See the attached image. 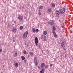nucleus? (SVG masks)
I'll use <instances>...</instances> for the list:
<instances>
[{
    "label": "nucleus",
    "mask_w": 73,
    "mask_h": 73,
    "mask_svg": "<svg viewBox=\"0 0 73 73\" xmlns=\"http://www.w3.org/2000/svg\"><path fill=\"white\" fill-rule=\"evenodd\" d=\"M65 8L62 9L61 10L59 11H58L57 10L56 11L55 14L56 17H59V14L60 15H62V13L65 12Z\"/></svg>",
    "instance_id": "nucleus-1"
},
{
    "label": "nucleus",
    "mask_w": 73,
    "mask_h": 73,
    "mask_svg": "<svg viewBox=\"0 0 73 73\" xmlns=\"http://www.w3.org/2000/svg\"><path fill=\"white\" fill-rule=\"evenodd\" d=\"M18 19L20 21H23V16L21 15H19L18 16Z\"/></svg>",
    "instance_id": "nucleus-2"
},
{
    "label": "nucleus",
    "mask_w": 73,
    "mask_h": 73,
    "mask_svg": "<svg viewBox=\"0 0 73 73\" xmlns=\"http://www.w3.org/2000/svg\"><path fill=\"white\" fill-rule=\"evenodd\" d=\"M28 32L27 31H26L23 35V37H24L26 38L27 37V36H28Z\"/></svg>",
    "instance_id": "nucleus-3"
},
{
    "label": "nucleus",
    "mask_w": 73,
    "mask_h": 73,
    "mask_svg": "<svg viewBox=\"0 0 73 73\" xmlns=\"http://www.w3.org/2000/svg\"><path fill=\"white\" fill-rule=\"evenodd\" d=\"M48 24L51 25H53L54 24V21L53 20L50 21L48 22Z\"/></svg>",
    "instance_id": "nucleus-4"
},
{
    "label": "nucleus",
    "mask_w": 73,
    "mask_h": 73,
    "mask_svg": "<svg viewBox=\"0 0 73 73\" xmlns=\"http://www.w3.org/2000/svg\"><path fill=\"white\" fill-rule=\"evenodd\" d=\"M35 43L36 45V46H38V38L37 37H36L35 38Z\"/></svg>",
    "instance_id": "nucleus-5"
},
{
    "label": "nucleus",
    "mask_w": 73,
    "mask_h": 73,
    "mask_svg": "<svg viewBox=\"0 0 73 73\" xmlns=\"http://www.w3.org/2000/svg\"><path fill=\"white\" fill-rule=\"evenodd\" d=\"M16 31H17V29L15 27H13L12 30V31L14 33H16Z\"/></svg>",
    "instance_id": "nucleus-6"
},
{
    "label": "nucleus",
    "mask_w": 73,
    "mask_h": 73,
    "mask_svg": "<svg viewBox=\"0 0 73 73\" xmlns=\"http://www.w3.org/2000/svg\"><path fill=\"white\" fill-rule=\"evenodd\" d=\"M52 32L53 33V34L54 35L55 37H56V38H57V35L56 34V32L54 31H52Z\"/></svg>",
    "instance_id": "nucleus-7"
},
{
    "label": "nucleus",
    "mask_w": 73,
    "mask_h": 73,
    "mask_svg": "<svg viewBox=\"0 0 73 73\" xmlns=\"http://www.w3.org/2000/svg\"><path fill=\"white\" fill-rule=\"evenodd\" d=\"M65 42H62L61 44V46H62V47L65 46Z\"/></svg>",
    "instance_id": "nucleus-8"
},
{
    "label": "nucleus",
    "mask_w": 73,
    "mask_h": 73,
    "mask_svg": "<svg viewBox=\"0 0 73 73\" xmlns=\"http://www.w3.org/2000/svg\"><path fill=\"white\" fill-rule=\"evenodd\" d=\"M25 45L26 46H28L29 45V43L27 42L26 41H25Z\"/></svg>",
    "instance_id": "nucleus-9"
},
{
    "label": "nucleus",
    "mask_w": 73,
    "mask_h": 73,
    "mask_svg": "<svg viewBox=\"0 0 73 73\" xmlns=\"http://www.w3.org/2000/svg\"><path fill=\"white\" fill-rule=\"evenodd\" d=\"M45 64H44V63H42L41 64V67L42 68H44V67H45Z\"/></svg>",
    "instance_id": "nucleus-10"
},
{
    "label": "nucleus",
    "mask_w": 73,
    "mask_h": 73,
    "mask_svg": "<svg viewBox=\"0 0 73 73\" xmlns=\"http://www.w3.org/2000/svg\"><path fill=\"white\" fill-rule=\"evenodd\" d=\"M45 71V69L44 68H42L40 71V73H44Z\"/></svg>",
    "instance_id": "nucleus-11"
},
{
    "label": "nucleus",
    "mask_w": 73,
    "mask_h": 73,
    "mask_svg": "<svg viewBox=\"0 0 73 73\" xmlns=\"http://www.w3.org/2000/svg\"><path fill=\"white\" fill-rule=\"evenodd\" d=\"M14 65L15 66H16V67H17V66H19V64L17 62H16L14 64Z\"/></svg>",
    "instance_id": "nucleus-12"
},
{
    "label": "nucleus",
    "mask_w": 73,
    "mask_h": 73,
    "mask_svg": "<svg viewBox=\"0 0 73 73\" xmlns=\"http://www.w3.org/2000/svg\"><path fill=\"white\" fill-rule=\"evenodd\" d=\"M43 6L40 5L38 9H43Z\"/></svg>",
    "instance_id": "nucleus-13"
},
{
    "label": "nucleus",
    "mask_w": 73,
    "mask_h": 73,
    "mask_svg": "<svg viewBox=\"0 0 73 73\" xmlns=\"http://www.w3.org/2000/svg\"><path fill=\"white\" fill-rule=\"evenodd\" d=\"M32 31L34 33H35V32H36V29H35V28H33L32 29Z\"/></svg>",
    "instance_id": "nucleus-14"
},
{
    "label": "nucleus",
    "mask_w": 73,
    "mask_h": 73,
    "mask_svg": "<svg viewBox=\"0 0 73 73\" xmlns=\"http://www.w3.org/2000/svg\"><path fill=\"white\" fill-rule=\"evenodd\" d=\"M23 26H20L19 29H20V30H21L23 29Z\"/></svg>",
    "instance_id": "nucleus-15"
},
{
    "label": "nucleus",
    "mask_w": 73,
    "mask_h": 73,
    "mask_svg": "<svg viewBox=\"0 0 73 73\" xmlns=\"http://www.w3.org/2000/svg\"><path fill=\"white\" fill-rule=\"evenodd\" d=\"M43 34L44 35H46V34H47V31H44Z\"/></svg>",
    "instance_id": "nucleus-16"
},
{
    "label": "nucleus",
    "mask_w": 73,
    "mask_h": 73,
    "mask_svg": "<svg viewBox=\"0 0 73 73\" xmlns=\"http://www.w3.org/2000/svg\"><path fill=\"white\" fill-rule=\"evenodd\" d=\"M21 57L22 60H25V57L23 56H22Z\"/></svg>",
    "instance_id": "nucleus-17"
},
{
    "label": "nucleus",
    "mask_w": 73,
    "mask_h": 73,
    "mask_svg": "<svg viewBox=\"0 0 73 73\" xmlns=\"http://www.w3.org/2000/svg\"><path fill=\"white\" fill-rule=\"evenodd\" d=\"M51 4L52 7H55V4L54 3H52Z\"/></svg>",
    "instance_id": "nucleus-18"
},
{
    "label": "nucleus",
    "mask_w": 73,
    "mask_h": 73,
    "mask_svg": "<svg viewBox=\"0 0 73 73\" xmlns=\"http://www.w3.org/2000/svg\"><path fill=\"white\" fill-rule=\"evenodd\" d=\"M34 61L35 62H37V60H36V57L34 58Z\"/></svg>",
    "instance_id": "nucleus-19"
},
{
    "label": "nucleus",
    "mask_w": 73,
    "mask_h": 73,
    "mask_svg": "<svg viewBox=\"0 0 73 73\" xmlns=\"http://www.w3.org/2000/svg\"><path fill=\"white\" fill-rule=\"evenodd\" d=\"M48 11L49 12H51L52 11V9L50 8H49L48 9Z\"/></svg>",
    "instance_id": "nucleus-20"
},
{
    "label": "nucleus",
    "mask_w": 73,
    "mask_h": 73,
    "mask_svg": "<svg viewBox=\"0 0 73 73\" xmlns=\"http://www.w3.org/2000/svg\"><path fill=\"white\" fill-rule=\"evenodd\" d=\"M13 42H15V41H16V39H15V37H13Z\"/></svg>",
    "instance_id": "nucleus-21"
},
{
    "label": "nucleus",
    "mask_w": 73,
    "mask_h": 73,
    "mask_svg": "<svg viewBox=\"0 0 73 73\" xmlns=\"http://www.w3.org/2000/svg\"><path fill=\"white\" fill-rule=\"evenodd\" d=\"M62 47L63 48V50H66V48H65V46Z\"/></svg>",
    "instance_id": "nucleus-22"
},
{
    "label": "nucleus",
    "mask_w": 73,
    "mask_h": 73,
    "mask_svg": "<svg viewBox=\"0 0 73 73\" xmlns=\"http://www.w3.org/2000/svg\"><path fill=\"white\" fill-rule=\"evenodd\" d=\"M37 64H38V63L37 62H35V65L36 66H37Z\"/></svg>",
    "instance_id": "nucleus-23"
},
{
    "label": "nucleus",
    "mask_w": 73,
    "mask_h": 73,
    "mask_svg": "<svg viewBox=\"0 0 73 73\" xmlns=\"http://www.w3.org/2000/svg\"><path fill=\"white\" fill-rule=\"evenodd\" d=\"M29 54H30V55H33V53L31 52H30Z\"/></svg>",
    "instance_id": "nucleus-24"
},
{
    "label": "nucleus",
    "mask_w": 73,
    "mask_h": 73,
    "mask_svg": "<svg viewBox=\"0 0 73 73\" xmlns=\"http://www.w3.org/2000/svg\"><path fill=\"white\" fill-rule=\"evenodd\" d=\"M23 53L25 54H27V52H26V51L24 50L23 52Z\"/></svg>",
    "instance_id": "nucleus-25"
},
{
    "label": "nucleus",
    "mask_w": 73,
    "mask_h": 73,
    "mask_svg": "<svg viewBox=\"0 0 73 73\" xmlns=\"http://www.w3.org/2000/svg\"><path fill=\"white\" fill-rule=\"evenodd\" d=\"M53 30L54 31H56V28H55V27H53Z\"/></svg>",
    "instance_id": "nucleus-26"
},
{
    "label": "nucleus",
    "mask_w": 73,
    "mask_h": 73,
    "mask_svg": "<svg viewBox=\"0 0 73 73\" xmlns=\"http://www.w3.org/2000/svg\"><path fill=\"white\" fill-rule=\"evenodd\" d=\"M38 13L39 16H41V14L40 12H38Z\"/></svg>",
    "instance_id": "nucleus-27"
},
{
    "label": "nucleus",
    "mask_w": 73,
    "mask_h": 73,
    "mask_svg": "<svg viewBox=\"0 0 73 73\" xmlns=\"http://www.w3.org/2000/svg\"><path fill=\"white\" fill-rule=\"evenodd\" d=\"M39 31V30L38 29H36V32H38Z\"/></svg>",
    "instance_id": "nucleus-28"
},
{
    "label": "nucleus",
    "mask_w": 73,
    "mask_h": 73,
    "mask_svg": "<svg viewBox=\"0 0 73 73\" xmlns=\"http://www.w3.org/2000/svg\"><path fill=\"white\" fill-rule=\"evenodd\" d=\"M16 53H15V55H17V52H15Z\"/></svg>",
    "instance_id": "nucleus-29"
},
{
    "label": "nucleus",
    "mask_w": 73,
    "mask_h": 73,
    "mask_svg": "<svg viewBox=\"0 0 73 73\" xmlns=\"http://www.w3.org/2000/svg\"><path fill=\"white\" fill-rule=\"evenodd\" d=\"M24 62H27V60H24Z\"/></svg>",
    "instance_id": "nucleus-30"
},
{
    "label": "nucleus",
    "mask_w": 73,
    "mask_h": 73,
    "mask_svg": "<svg viewBox=\"0 0 73 73\" xmlns=\"http://www.w3.org/2000/svg\"><path fill=\"white\" fill-rule=\"evenodd\" d=\"M2 52V49L0 48V52Z\"/></svg>",
    "instance_id": "nucleus-31"
},
{
    "label": "nucleus",
    "mask_w": 73,
    "mask_h": 73,
    "mask_svg": "<svg viewBox=\"0 0 73 73\" xmlns=\"http://www.w3.org/2000/svg\"><path fill=\"white\" fill-rule=\"evenodd\" d=\"M38 11H39V12H41V10H40L39 9V10H38Z\"/></svg>",
    "instance_id": "nucleus-32"
},
{
    "label": "nucleus",
    "mask_w": 73,
    "mask_h": 73,
    "mask_svg": "<svg viewBox=\"0 0 73 73\" xmlns=\"http://www.w3.org/2000/svg\"><path fill=\"white\" fill-rule=\"evenodd\" d=\"M50 66H52V64H50Z\"/></svg>",
    "instance_id": "nucleus-33"
},
{
    "label": "nucleus",
    "mask_w": 73,
    "mask_h": 73,
    "mask_svg": "<svg viewBox=\"0 0 73 73\" xmlns=\"http://www.w3.org/2000/svg\"><path fill=\"white\" fill-rule=\"evenodd\" d=\"M38 68H40V67L39 66H38Z\"/></svg>",
    "instance_id": "nucleus-34"
},
{
    "label": "nucleus",
    "mask_w": 73,
    "mask_h": 73,
    "mask_svg": "<svg viewBox=\"0 0 73 73\" xmlns=\"http://www.w3.org/2000/svg\"><path fill=\"white\" fill-rule=\"evenodd\" d=\"M25 17L24 18V20H25Z\"/></svg>",
    "instance_id": "nucleus-35"
},
{
    "label": "nucleus",
    "mask_w": 73,
    "mask_h": 73,
    "mask_svg": "<svg viewBox=\"0 0 73 73\" xmlns=\"http://www.w3.org/2000/svg\"><path fill=\"white\" fill-rule=\"evenodd\" d=\"M38 46H39V47H40V45H38Z\"/></svg>",
    "instance_id": "nucleus-36"
},
{
    "label": "nucleus",
    "mask_w": 73,
    "mask_h": 73,
    "mask_svg": "<svg viewBox=\"0 0 73 73\" xmlns=\"http://www.w3.org/2000/svg\"><path fill=\"white\" fill-rule=\"evenodd\" d=\"M41 38H43L42 37H41Z\"/></svg>",
    "instance_id": "nucleus-37"
},
{
    "label": "nucleus",
    "mask_w": 73,
    "mask_h": 73,
    "mask_svg": "<svg viewBox=\"0 0 73 73\" xmlns=\"http://www.w3.org/2000/svg\"><path fill=\"white\" fill-rule=\"evenodd\" d=\"M1 73H3V72H1Z\"/></svg>",
    "instance_id": "nucleus-38"
}]
</instances>
